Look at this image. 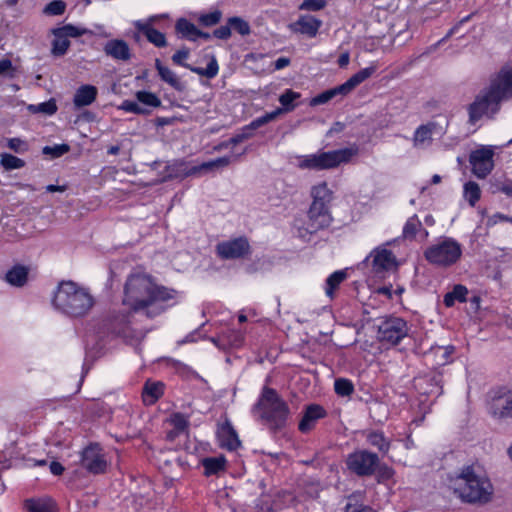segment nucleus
Wrapping results in <instances>:
<instances>
[{
    "mask_svg": "<svg viewBox=\"0 0 512 512\" xmlns=\"http://www.w3.org/2000/svg\"><path fill=\"white\" fill-rule=\"evenodd\" d=\"M123 303L134 312H143L153 318L163 313L177 292L155 284L152 278L143 273L131 274L125 284Z\"/></svg>",
    "mask_w": 512,
    "mask_h": 512,
    "instance_id": "obj_1",
    "label": "nucleus"
},
{
    "mask_svg": "<svg viewBox=\"0 0 512 512\" xmlns=\"http://www.w3.org/2000/svg\"><path fill=\"white\" fill-rule=\"evenodd\" d=\"M455 492L467 503L484 504L493 496V485L486 473L475 465L464 467L455 480Z\"/></svg>",
    "mask_w": 512,
    "mask_h": 512,
    "instance_id": "obj_2",
    "label": "nucleus"
},
{
    "mask_svg": "<svg viewBox=\"0 0 512 512\" xmlns=\"http://www.w3.org/2000/svg\"><path fill=\"white\" fill-rule=\"evenodd\" d=\"M53 306L73 317L88 313L94 304L92 295L72 281L61 282L52 299Z\"/></svg>",
    "mask_w": 512,
    "mask_h": 512,
    "instance_id": "obj_3",
    "label": "nucleus"
},
{
    "mask_svg": "<svg viewBox=\"0 0 512 512\" xmlns=\"http://www.w3.org/2000/svg\"><path fill=\"white\" fill-rule=\"evenodd\" d=\"M358 152L356 145L330 151L319 150L315 153L295 156V165L300 170H332L349 163Z\"/></svg>",
    "mask_w": 512,
    "mask_h": 512,
    "instance_id": "obj_4",
    "label": "nucleus"
},
{
    "mask_svg": "<svg viewBox=\"0 0 512 512\" xmlns=\"http://www.w3.org/2000/svg\"><path fill=\"white\" fill-rule=\"evenodd\" d=\"M255 411L272 429H279L286 423L289 408L272 388H264L261 398L255 405Z\"/></svg>",
    "mask_w": 512,
    "mask_h": 512,
    "instance_id": "obj_5",
    "label": "nucleus"
},
{
    "mask_svg": "<svg viewBox=\"0 0 512 512\" xmlns=\"http://www.w3.org/2000/svg\"><path fill=\"white\" fill-rule=\"evenodd\" d=\"M463 247L454 238L439 237L424 251L425 259L433 266L448 268L455 265L462 257Z\"/></svg>",
    "mask_w": 512,
    "mask_h": 512,
    "instance_id": "obj_6",
    "label": "nucleus"
},
{
    "mask_svg": "<svg viewBox=\"0 0 512 512\" xmlns=\"http://www.w3.org/2000/svg\"><path fill=\"white\" fill-rule=\"evenodd\" d=\"M376 71V66H370L366 67L364 69H361L354 75H352L346 82L343 84L334 87L332 89L326 90L319 95L312 98L310 104L312 106L325 104L334 97L341 95L345 96L349 94L354 88H356L358 85H360L362 82H364L366 79H368L372 74Z\"/></svg>",
    "mask_w": 512,
    "mask_h": 512,
    "instance_id": "obj_7",
    "label": "nucleus"
},
{
    "mask_svg": "<svg viewBox=\"0 0 512 512\" xmlns=\"http://www.w3.org/2000/svg\"><path fill=\"white\" fill-rule=\"evenodd\" d=\"M501 103L483 88L468 106L469 123L476 124L481 118H492L500 110Z\"/></svg>",
    "mask_w": 512,
    "mask_h": 512,
    "instance_id": "obj_8",
    "label": "nucleus"
},
{
    "mask_svg": "<svg viewBox=\"0 0 512 512\" xmlns=\"http://www.w3.org/2000/svg\"><path fill=\"white\" fill-rule=\"evenodd\" d=\"M500 103L512 100V62H508L491 76L485 87Z\"/></svg>",
    "mask_w": 512,
    "mask_h": 512,
    "instance_id": "obj_9",
    "label": "nucleus"
},
{
    "mask_svg": "<svg viewBox=\"0 0 512 512\" xmlns=\"http://www.w3.org/2000/svg\"><path fill=\"white\" fill-rule=\"evenodd\" d=\"M408 325L399 317H388L378 326V337L381 342L396 345L408 335Z\"/></svg>",
    "mask_w": 512,
    "mask_h": 512,
    "instance_id": "obj_10",
    "label": "nucleus"
},
{
    "mask_svg": "<svg viewBox=\"0 0 512 512\" xmlns=\"http://www.w3.org/2000/svg\"><path fill=\"white\" fill-rule=\"evenodd\" d=\"M80 464L87 472L97 475L106 472L108 460L99 444H90L82 450Z\"/></svg>",
    "mask_w": 512,
    "mask_h": 512,
    "instance_id": "obj_11",
    "label": "nucleus"
},
{
    "mask_svg": "<svg viewBox=\"0 0 512 512\" xmlns=\"http://www.w3.org/2000/svg\"><path fill=\"white\" fill-rule=\"evenodd\" d=\"M379 458L377 454L366 450L356 451L348 455L346 464L350 471L358 476H369L375 472Z\"/></svg>",
    "mask_w": 512,
    "mask_h": 512,
    "instance_id": "obj_12",
    "label": "nucleus"
},
{
    "mask_svg": "<svg viewBox=\"0 0 512 512\" xmlns=\"http://www.w3.org/2000/svg\"><path fill=\"white\" fill-rule=\"evenodd\" d=\"M494 150L491 146H482L470 153L469 162L472 173L480 178H486L494 168Z\"/></svg>",
    "mask_w": 512,
    "mask_h": 512,
    "instance_id": "obj_13",
    "label": "nucleus"
},
{
    "mask_svg": "<svg viewBox=\"0 0 512 512\" xmlns=\"http://www.w3.org/2000/svg\"><path fill=\"white\" fill-rule=\"evenodd\" d=\"M218 255L222 259H237L249 254L250 245L245 237L220 242L216 247Z\"/></svg>",
    "mask_w": 512,
    "mask_h": 512,
    "instance_id": "obj_14",
    "label": "nucleus"
},
{
    "mask_svg": "<svg viewBox=\"0 0 512 512\" xmlns=\"http://www.w3.org/2000/svg\"><path fill=\"white\" fill-rule=\"evenodd\" d=\"M189 49L182 48L178 50L174 55L172 56V61L180 65L182 67H185L192 71L193 73H196L199 76H204L206 78L212 79L214 78L218 72H219V66L217 63L216 58L213 56L210 60V62L207 64L206 68L201 67H193L189 64L185 63L184 61L189 57Z\"/></svg>",
    "mask_w": 512,
    "mask_h": 512,
    "instance_id": "obj_15",
    "label": "nucleus"
},
{
    "mask_svg": "<svg viewBox=\"0 0 512 512\" xmlns=\"http://www.w3.org/2000/svg\"><path fill=\"white\" fill-rule=\"evenodd\" d=\"M331 221L332 216L330 213V208L310 205L308 211V220L304 229L307 233L313 234L321 229L328 227Z\"/></svg>",
    "mask_w": 512,
    "mask_h": 512,
    "instance_id": "obj_16",
    "label": "nucleus"
},
{
    "mask_svg": "<svg viewBox=\"0 0 512 512\" xmlns=\"http://www.w3.org/2000/svg\"><path fill=\"white\" fill-rule=\"evenodd\" d=\"M371 257L373 258V269L376 272L387 271L397 267L396 257L390 250L384 247L373 250Z\"/></svg>",
    "mask_w": 512,
    "mask_h": 512,
    "instance_id": "obj_17",
    "label": "nucleus"
},
{
    "mask_svg": "<svg viewBox=\"0 0 512 512\" xmlns=\"http://www.w3.org/2000/svg\"><path fill=\"white\" fill-rule=\"evenodd\" d=\"M322 26V21L312 15H301L298 20L290 24V29L307 35L308 37H315Z\"/></svg>",
    "mask_w": 512,
    "mask_h": 512,
    "instance_id": "obj_18",
    "label": "nucleus"
},
{
    "mask_svg": "<svg viewBox=\"0 0 512 512\" xmlns=\"http://www.w3.org/2000/svg\"><path fill=\"white\" fill-rule=\"evenodd\" d=\"M436 126V123L429 122L417 127L412 137L413 147L421 150L429 148L433 142Z\"/></svg>",
    "mask_w": 512,
    "mask_h": 512,
    "instance_id": "obj_19",
    "label": "nucleus"
},
{
    "mask_svg": "<svg viewBox=\"0 0 512 512\" xmlns=\"http://www.w3.org/2000/svg\"><path fill=\"white\" fill-rule=\"evenodd\" d=\"M217 437L220 447L229 451L236 450L241 444L235 429L228 421L219 427Z\"/></svg>",
    "mask_w": 512,
    "mask_h": 512,
    "instance_id": "obj_20",
    "label": "nucleus"
},
{
    "mask_svg": "<svg viewBox=\"0 0 512 512\" xmlns=\"http://www.w3.org/2000/svg\"><path fill=\"white\" fill-rule=\"evenodd\" d=\"M325 415L326 412L322 406L317 404L309 405L306 408L301 421L299 422V430L302 433L309 432L315 426L317 420L325 417Z\"/></svg>",
    "mask_w": 512,
    "mask_h": 512,
    "instance_id": "obj_21",
    "label": "nucleus"
},
{
    "mask_svg": "<svg viewBox=\"0 0 512 512\" xmlns=\"http://www.w3.org/2000/svg\"><path fill=\"white\" fill-rule=\"evenodd\" d=\"M104 52L115 60L128 61L131 58V52L128 44L124 40L113 39L104 45Z\"/></svg>",
    "mask_w": 512,
    "mask_h": 512,
    "instance_id": "obj_22",
    "label": "nucleus"
},
{
    "mask_svg": "<svg viewBox=\"0 0 512 512\" xmlns=\"http://www.w3.org/2000/svg\"><path fill=\"white\" fill-rule=\"evenodd\" d=\"M311 197V205L329 208L333 199V192L326 182H321L311 188Z\"/></svg>",
    "mask_w": 512,
    "mask_h": 512,
    "instance_id": "obj_23",
    "label": "nucleus"
},
{
    "mask_svg": "<svg viewBox=\"0 0 512 512\" xmlns=\"http://www.w3.org/2000/svg\"><path fill=\"white\" fill-rule=\"evenodd\" d=\"M134 27L139 33H142L148 42L158 48L165 47L167 45L166 36L164 33L158 31L154 27H150L149 24H142L140 22H133Z\"/></svg>",
    "mask_w": 512,
    "mask_h": 512,
    "instance_id": "obj_24",
    "label": "nucleus"
},
{
    "mask_svg": "<svg viewBox=\"0 0 512 512\" xmlns=\"http://www.w3.org/2000/svg\"><path fill=\"white\" fill-rule=\"evenodd\" d=\"M155 68L158 71V75L162 81L166 82L179 92H182L185 89V85L182 83L176 73L167 66H164L159 59L155 60Z\"/></svg>",
    "mask_w": 512,
    "mask_h": 512,
    "instance_id": "obj_25",
    "label": "nucleus"
},
{
    "mask_svg": "<svg viewBox=\"0 0 512 512\" xmlns=\"http://www.w3.org/2000/svg\"><path fill=\"white\" fill-rule=\"evenodd\" d=\"M97 97V88L92 85L80 86L74 95V105L77 108L92 104Z\"/></svg>",
    "mask_w": 512,
    "mask_h": 512,
    "instance_id": "obj_26",
    "label": "nucleus"
},
{
    "mask_svg": "<svg viewBox=\"0 0 512 512\" xmlns=\"http://www.w3.org/2000/svg\"><path fill=\"white\" fill-rule=\"evenodd\" d=\"M164 393L162 382L147 381L143 387L142 398L146 405H153Z\"/></svg>",
    "mask_w": 512,
    "mask_h": 512,
    "instance_id": "obj_27",
    "label": "nucleus"
},
{
    "mask_svg": "<svg viewBox=\"0 0 512 512\" xmlns=\"http://www.w3.org/2000/svg\"><path fill=\"white\" fill-rule=\"evenodd\" d=\"M493 415L498 418H512V391H508L494 403Z\"/></svg>",
    "mask_w": 512,
    "mask_h": 512,
    "instance_id": "obj_28",
    "label": "nucleus"
},
{
    "mask_svg": "<svg viewBox=\"0 0 512 512\" xmlns=\"http://www.w3.org/2000/svg\"><path fill=\"white\" fill-rule=\"evenodd\" d=\"M346 270H337L330 274L325 281L324 291L325 295L330 299L334 298L335 291L339 288L341 283L347 279Z\"/></svg>",
    "mask_w": 512,
    "mask_h": 512,
    "instance_id": "obj_29",
    "label": "nucleus"
},
{
    "mask_svg": "<svg viewBox=\"0 0 512 512\" xmlns=\"http://www.w3.org/2000/svg\"><path fill=\"white\" fill-rule=\"evenodd\" d=\"M418 232H423V237L425 239L429 236V232L422 229V223L417 215H413L406 221L403 227L402 236L404 239L413 240Z\"/></svg>",
    "mask_w": 512,
    "mask_h": 512,
    "instance_id": "obj_30",
    "label": "nucleus"
},
{
    "mask_svg": "<svg viewBox=\"0 0 512 512\" xmlns=\"http://www.w3.org/2000/svg\"><path fill=\"white\" fill-rule=\"evenodd\" d=\"M202 466L206 476L216 475L225 470L226 459L224 456L207 457L202 460Z\"/></svg>",
    "mask_w": 512,
    "mask_h": 512,
    "instance_id": "obj_31",
    "label": "nucleus"
},
{
    "mask_svg": "<svg viewBox=\"0 0 512 512\" xmlns=\"http://www.w3.org/2000/svg\"><path fill=\"white\" fill-rule=\"evenodd\" d=\"M175 30L182 38L189 41H196L198 28L185 18L176 21Z\"/></svg>",
    "mask_w": 512,
    "mask_h": 512,
    "instance_id": "obj_32",
    "label": "nucleus"
},
{
    "mask_svg": "<svg viewBox=\"0 0 512 512\" xmlns=\"http://www.w3.org/2000/svg\"><path fill=\"white\" fill-rule=\"evenodd\" d=\"M28 270L24 266H14L6 273V280L9 284L17 287L27 282Z\"/></svg>",
    "mask_w": 512,
    "mask_h": 512,
    "instance_id": "obj_33",
    "label": "nucleus"
},
{
    "mask_svg": "<svg viewBox=\"0 0 512 512\" xmlns=\"http://www.w3.org/2000/svg\"><path fill=\"white\" fill-rule=\"evenodd\" d=\"M468 290L463 285H455L453 290L445 294L443 302L447 307H452L456 301L466 302Z\"/></svg>",
    "mask_w": 512,
    "mask_h": 512,
    "instance_id": "obj_34",
    "label": "nucleus"
},
{
    "mask_svg": "<svg viewBox=\"0 0 512 512\" xmlns=\"http://www.w3.org/2000/svg\"><path fill=\"white\" fill-rule=\"evenodd\" d=\"M28 512H55L51 499H29L25 502Z\"/></svg>",
    "mask_w": 512,
    "mask_h": 512,
    "instance_id": "obj_35",
    "label": "nucleus"
},
{
    "mask_svg": "<svg viewBox=\"0 0 512 512\" xmlns=\"http://www.w3.org/2000/svg\"><path fill=\"white\" fill-rule=\"evenodd\" d=\"M53 33L55 36H65L66 38H75L86 34H92V32L89 29L80 26H75L72 24H67L61 28L55 29Z\"/></svg>",
    "mask_w": 512,
    "mask_h": 512,
    "instance_id": "obj_36",
    "label": "nucleus"
},
{
    "mask_svg": "<svg viewBox=\"0 0 512 512\" xmlns=\"http://www.w3.org/2000/svg\"><path fill=\"white\" fill-rule=\"evenodd\" d=\"M366 439L368 443L376 448L379 451L386 453L389 450L390 443L385 438L384 434L379 431H370L366 434Z\"/></svg>",
    "mask_w": 512,
    "mask_h": 512,
    "instance_id": "obj_37",
    "label": "nucleus"
},
{
    "mask_svg": "<svg viewBox=\"0 0 512 512\" xmlns=\"http://www.w3.org/2000/svg\"><path fill=\"white\" fill-rule=\"evenodd\" d=\"M463 195L468 203L474 207L481 197L480 186L474 181L465 183L463 188Z\"/></svg>",
    "mask_w": 512,
    "mask_h": 512,
    "instance_id": "obj_38",
    "label": "nucleus"
},
{
    "mask_svg": "<svg viewBox=\"0 0 512 512\" xmlns=\"http://www.w3.org/2000/svg\"><path fill=\"white\" fill-rule=\"evenodd\" d=\"M282 112L283 110L281 108H277L274 111L268 112L260 117L255 118L248 125H246V127L250 130V132H253L259 127L274 121Z\"/></svg>",
    "mask_w": 512,
    "mask_h": 512,
    "instance_id": "obj_39",
    "label": "nucleus"
},
{
    "mask_svg": "<svg viewBox=\"0 0 512 512\" xmlns=\"http://www.w3.org/2000/svg\"><path fill=\"white\" fill-rule=\"evenodd\" d=\"M135 97L143 107L157 108L161 106V100L155 93L142 90L137 91Z\"/></svg>",
    "mask_w": 512,
    "mask_h": 512,
    "instance_id": "obj_40",
    "label": "nucleus"
},
{
    "mask_svg": "<svg viewBox=\"0 0 512 512\" xmlns=\"http://www.w3.org/2000/svg\"><path fill=\"white\" fill-rule=\"evenodd\" d=\"M0 164L7 171L21 169L25 166L24 160L9 153L0 155Z\"/></svg>",
    "mask_w": 512,
    "mask_h": 512,
    "instance_id": "obj_41",
    "label": "nucleus"
},
{
    "mask_svg": "<svg viewBox=\"0 0 512 512\" xmlns=\"http://www.w3.org/2000/svg\"><path fill=\"white\" fill-rule=\"evenodd\" d=\"M28 110L34 114L42 113L45 115H53L57 111V105L54 99H50L46 102L29 105Z\"/></svg>",
    "mask_w": 512,
    "mask_h": 512,
    "instance_id": "obj_42",
    "label": "nucleus"
},
{
    "mask_svg": "<svg viewBox=\"0 0 512 512\" xmlns=\"http://www.w3.org/2000/svg\"><path fill=\"white\" fill-rule=\"evenodd\" d=\"M300 98V93L287 89L279 97V102L283 106V111H292L295 108L293 102Z\"/></svg>",
    "mask_w": 512,
    "mask_h": 512,
    "instance_id": "obj_43",
    "label": "nucleus"
},
{
    "mask_svg": "<svg viewBox=\"0 0 512 512\" xmlns=\"http://www.w3.org/2000/svg\"><path fill=\"white\" fill-rule=\"evenodd\" d=\"M120 109L125 112L134 113L138 115H147L150 113V110L146 107H143L138 101L125 100L122 102Z\"/></svg>",
    "mask_w": 512,
    "mask_h": 512,
    "instance_id": "obj_44",
    "label": "nucleus"
},
{
    "mask_svg": "<svg viewBox=\"0 0 512 512\" xmlns=\"http://www.w3.org/2000/svg\"><path fill=\"white\" fill-rule=\"evenodd\" d=\"M228 24L231 28L236 30L240 35L246 36L250 34V26L244 19L234 16L228 19Z\"/></svg>",
    "mask_w": 512,
    "mask_h": 512,
    "instance_id": "obj_45",
    "label": "nucleus"
},
{
    "mask_svg": "<svg viewBox=\"0 0 512 512\" xmlns=\"http://www.w3.org/2000/svg\"><path fill=\"white\" fill-rule=\"evenodd\" d=\"M335 392L340 396H349L354 391L352 382L345 378L336 379L334 382Z\"/></svg>",
    "mask_w": 512,
    "mask_h": 512,
    "instance_id": "obj_46",
    "label": "nucleus"
},
{
    "mask_svg": "<svg viewBox=\"0 0 512 512\" xmlns=\"http://www.w3.org/2000/svg\"><path fill=\"white\" fill-rule=\"evenodd\" d=\"M222 18V12L220 10H214L210 13L201 14L198 18V21L201 25L205 27H211L220 22Z\"/></svg>",
    "mask_w": 512,
    "mask_h": 512,
    "instance_id": "obj_47",
    "label": "nucleus"
},
{
    "mask_svg": "<svg viewBox=\"0 0 512 512\" xmlns=\"http://www.w3.org/2000/svg\"><path fill=\"white\" fill-rule=\"evenodd\" d=\"M231 163L229 156L219 157L217 159L202 163V168L208 173L214 169L227 167Z\"/></svg>",
    "mask_w": 512,
    "mask_h": 512,
    "instance_id": "obj_48",
    "label": "nucleus"
},
{
    "mask_svg": "<svg viewBox=\"0 0 512 512\" xmlns=\"http://www.w3.org/2000/svg\"><path fill=\"white\" fill-rule=\"evenodd\" d=\"M70 147L68 144H57L54 146H45L42 150L43 154L50 155L52 158H58L68 153Z\"/></svg>",
    "mask_w": 512,
    "mask_h": 512,
    "instance_id": "obj_49",
    "label": "nucleus"
},
{
    "mask_svg": "<svg viewBox=\"0 0 512 512\" xmlns=\"http://www.w3.org/2000/svg\"><path fill=\"white\" fill-rule=\"evenodd\" d=\"M66 4L62 0H54L47 4L44 8V13L47 15L58 16L65 12Z\"/></svg>",
    "mask_w": 512,
    "mask_h": 512,
    "instance_id": "obj_50",
    "label": "nucleus"
},
{
    "mask_svg": "<svg viewBox=\"0 0 512 512\" xmlns=\"http://www.w3.org/2000/svg\"><path fill=\"white\" fill-rule=\"evenodd\" d=\"M56 39L53 41L52 52L55 55H63L66 53L70 46V41L65 36H55Z\"/></svg>",
    "mask_w": 512,
    "mask_h": 512,
    "instance_id": "obj_51",
    "label": "nucleus"
},
{
    "mask_svg": "<svg viewBox=\"0 0 512 512\" xmlns=\"http://www.w3.org/2000/svg\"><path fill=\"white\" fill-rule=\"evenodd\" d=\"M326 6V0H304L300 6V10L319 11Z\"/></svg>",
    "mask_w": 512,
    "mask_h": 512,
    "instance_id": "obj_52",
    "label": "nucleus"
},
{
    "mask_svg": "<svg viewBox=\"0 0 512 512\" xmlns=\"http://www.w3.org/2000/svg\"><path fill=\"white\" fill-rule=\"evenodd\" d=\"M471 18V15H468L466 17H464L463 19H461L456 25H454L449 31L448 33L442 38L440 39L436 44L432 45L430 48H429V51H434L437 49V47L439 45H441L442 43H444L447 39H449L452 35H454L457 30L459 29V27L464 24L465 22H467L469 19Z\"/></svg>",
    "mask_w": 512,
    "mask_h": 512,
    "instance_id": "obj_53",
    "label": "nucleus"
},
{
    "mask_svg": "<svg viewBox=\"0 0 512 512\" xmlns=\"http://www.w3.org/2000/svg\"><path fill=\"white\" fill-rule=\"evenodd\" d=\"M356 498V494L351 495L348 499L349 502L346 504L345 512H374V510L363 504L352 503L351 501Z\"/></svg>",
    "mask_w": 512,
    "mask_h": 512,
    "instance_id": "obj_54",
    "label": "nucleus"
},
{
    "mask_svg": "<svg viewBox=\"0 0 512 512\" xmlns=\"http://www.w3.org/2000/svg\"><path fill=\"white\" fill-rule=\"evenodd\" d=\"M7 147L16 153H23L28 150V145L20 138H10L7 140Z\"/></svg>",
    "mask_w": 512,
    "mask_h": 512,
    "instance_id": "obj_55",
    "label": "nucleus"
},
{
    "mask_svg": "<svg viewBox=\"0 0 512 512\" xmlns=\"http://www.w3.org/2000/svg\"><path fill=\"white\" fill-rule=\"evenodd\" d=\"M252 137L253 132H250V130L245 125L239 133L235 134L233 137L229 139V143H231V145L234 146Z\"/></svg>",
    "mask_w": 512,
    "mask_h": 512,
    "instance_id": "obj_56",
    "label": "nucleus"
},
{
    "mask_svg": "<svg viewBox=\"0 0 512 512\" xmlns=\"http://www.w3.org/2000/svg\"><path fill=\"white\" fill-rule=\"evenodd\" d=\"M432 380L435 381V384L429 390L422 388V383L424 382V379L416 380L415 386L422 390L423 394L434 395L435 397H437L442 393V388L438 385V381L435 378H433Z\"/></svg>",
    "mask_w": 512,
    "mask_h": 512,
    "instance_id": "obj_57",
    "label": "nucleus"
},
{
    "mask_svg": "<svg viewBox=\"0 0 512 512\" xmlns=\"http://www.w3.org/2000/svg\"><path fill=\"white\" fill-rule=\"evenodd\" d=\"M171 422L177 432H182L187 427V420L181 414H174L171 418Z\"/></svg>",
    "mask_w": 512,
    "mask_h": 512,
    "instance_id": "obj_58",
    "label": "nucleus"
},
{
    "mask_svg": "<svg viewBox=\"0 0 512 512\" xmlns=\"http://www.w3.org/2000/svg\"><path fill=\"white\" fill-rule=\"evenodd\" d=\"M213 36L218 39L226 40L231 36V27L227 23V25L215 29L213 31Z\"/></svg>",
    "mask_w": 512,
    "mask_h": 512,
    "instance_id": "obj_59",
    "label": "nucleus"
},
{
    "mask_svg": "<svg viewBox=\"0 0 512 512\" xmlns=\"http://www.w3.org/2000/svg\"><path fill=\"white\" fill-rule=\"evenodd\" d=\"M501 221L512 222V218H510L504 214H501V213H496V214L492 215L491 217H489V219L487 221V225L494 226Z\"/></svg>",
    "mask_w": 512,
    "mask_h": 512,
    "instance_id": "obj_60",
    "label": "nucleus"
},
{
    "mask_svg": "<svg viewBox=\"0 0 512 512\" xmlns=\"http://www.w3.org/2000/svg\"><path fill=\"white\" fill-rule=\"evenodd\" d=\"M205 169L202 168V164L193 166L184 171V176H200L205 174Z\"/></svg>",
    "mask_w": 512,
    "mask_h": 512,
    "instance_id": "obj_61",
    "label": "nucleus"
},
{
    "mask_svg": "<svg viewBox=\"0 0 512 512\" xmlns=\"http://www.w3.org/2000/svg\"><path fill=\"white\" fill-rule=\"evenodd\" d=\"M160 461H162L164 465H175L181 469H183L184 467V463L181 461L180 458L177 457L166 458L163 456V459H161Z\"/></svg>",
    "mask_w": 512,
    "mask_h": 512,
    "instance_id": "obj_62",
    "label": "nucleus"
},
{
    "mask_svg": "<svg viewBox=\"0 0 512 512\" xmlns=\"http://www.w3.org/2000/svg\"><path fill=\"white\" fill-rule=\"evenodd\" d=\"M49 468L51 473L56 476L61 475L64 471L63 465L56 461L51 462Z\"/></svg>",
    "mask_w": 512,
    "mask_h": 512,
    "instance_id": "obj_63",
    "label": "nucleus"
},
{
    "mask_svg": "<svg viewBox=\"0 0 512 512\" xmlns=\"http://www.w3.org/2000/svg\"><path fill=\"white\" fill-rule=\"evenodd\" d=\"M12 69H13V65L9 59L0 60V75L9 72Z\"/></svg>",
    "mask_w": 512,
    "mask_h": 512,
    "instance_id": "obj_64",
    "label": "nucleus"
}]
</instances>
